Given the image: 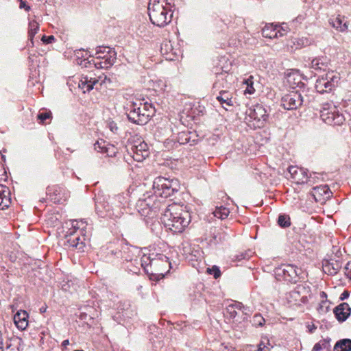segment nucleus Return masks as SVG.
<instances>
[{
	"label": "nucleus",
	"mask_w": 351,
	"mask_h": 351,
	"mask_svg": "<svg viewBox=\"0 0 351 351\" xmlns=\"http://www.w3.org/2000/svg\"><path fill=\"white\" fill-rule=\"evenodd\" d=\"M161 220L171 231L180 233L189 226L191 215L188 210L179 205L173 204L167 206L164 204Z\"/></svg>",
	"instance_id": "1"
},
{
	"label": "nucleus",
	"mask_w": 351,
	"mask_h": 351,
	"mask_svg": "<svg viewBox=\"0 0 351 351\" xmlns=\"http://www.w3.org/2000/svg\"><path fill=\"white\" fill-rule=\"evenodd\" d=\"M141 265L149 276L150 280L156 281L162 279L171 267L169 258L163 254H152L149 256H144Z\"/></svg>",
	"instance_id": "2"
},
{
	"label": "nucleus",
	"mask_w": 351,
	"mask_h": 351,
	"mask_svg": "<svg viewBox=\"0 0 351 351\" xmlns=\"http://www.w3.org/2000/svg\"><path fill=\"white\" fill-rule=\"evenodd\" d=\"M156 110L152 104L141 101H129L126 107L129 121L136 125H143L154 116Z\"/></svg>",
	"instance_id": "3"
},
{
	"label": "nucleus",
	"mask_w": 351,
	"mask_h": 351,
	"mask_svg": "<svg viewBox=\"0 0 351 351\" xmlns=\"http://www.w3.org/2000/svg\"><path fill=\"white\" fill-rule=\"evenodd\" d=\"M148 14L152 24L165 27L171 21L173 12L167 0H149Z\"/></svg>",
	"instance_id": "4"
},
{
	"label": "nucleus",
	"mask_w": 351,
	"mask_h": 351,
	"mask_svg": "<svg viewBox=\"0 0 351 351\" xmlns=\"http://www.w3.org/2000/svg\"><path fill=\"white\" fill-rule=\"evenodd\" d=\"M114 202H118L119 205L112 206L114 202H110L102 196H97L95 198V212L97 215L101 218H110L116 219L119 218L123 214L122 205L123 203L122 200L124 197L121 195H117L114 198Z\"/></svg>",
	"instance_id": "5"
},
{
	"label": "nucleus",
	"mask_w": 351,
	"mask_h": 351,
	"mask_svg": "<svg viewBox=\"0 0 351 351\" xmlns=\"http://www.w3.org/2000/svg\"><path fill=\"white\" fill-rule=\"evenodd\" d=\"M152 189L156 196L168 198L174 196L179 192L180 185L177 179H169L158 176L153 182Z\"/></svg>",
	"instance_id": "6"
},
{
	"label": "nucleus",
	"mask_w": 351,
	"mask_h": 351,
	"mask_svg": "<svg viewBox=\"0 0 351 351\" xmlns=\"http://www.w3.org/2000/svg\"><path fill=\"white\" fill-rule=\"evenodd\" d=\"M306 89L292 90L285 94L280 100V105L287 110H296L301 106L308 105L311 101V97L308 95Z\"/></svg>",
	"instance_id": "7"
},
{
	"label": "nucleus",
	"mask_w": 351,
	"mask_h": 351,
	"mask_svg": "<svg viewBox=\"0 0 351 351\" xmlns=\"http://www.w3.org/2000/svg\"><path fill=\"white\" fill-rule=\"evenodd\" d=\"M320 117L326 124L332 125H341L346 120L335 106L328 104L324 105L320 111Z\"/></svg>",
	"instance_id": "8"
},
{
	"label": "nucleus",
	"mask_w": 351,
	"mask_h": 351,
	"mask_svg": "<svg viewBox=\"0 0 351 351\" xmlns=\"http://www.w3.org/2000/svg\"><path fill=\"white\" fill-rule=\"evenodd\" d=\"M339 78V75L334 71H329L325 76L319 77L316 80L315 88L321 94L330 93L337 86Z\"/></svg>",
	"instance_id": "9"
},
{
	"label": "nucleus",
	"mask_w": 351,
	"mask_h": 351,
	"mask_svg": "<svg viewBox=\"0 0 351 351\" xmlns=\"http://www.w3.org/2000/svg\"><path fill=\"white\" fill-rule=\"evenodd\" d=\"M162 205L159 202H155L153 198L149 196L147 198L141 199L137 202V207L139 213L145 217L153 218L162 209Z\"/></svg>",
	"instance_id": "10"
},
{
	"label": "nucleus",
	"mask_w": 351,
	"mask_h": 351,
	"mask_svg": "<svg viewBox=\"0 0 351 351\" xmlns=\"http://www.w3.org/2000/svg\"><path fill=\"white\" fill-rule=\"evenodd\" d=\"M300 269L293 265H282L275 269V275L278 280H283L295 284L300 279Z\"/></svg>",
	"instance_id": "11"
},
{
	"label": "nucleus",
	"mask_w": 351,
	"mask_h": 351,
	"mask_svg": "<svg viewBox=\"0 0 351 351\" xmlns=\"http://www.w3.org/2000/svg\"><path fill=\"white\" fill-rule=\"evenodd\" d=\"M291 177L297 184H310L312 174L308 176V171L306 169L300 168L298 167L290 166L288 168Z\"/></svg>",
	"instance_id": "12"
},
{
	"label": "nucleus",
	"mask_w": 351,
	"mask_h": 351,
	"mask_svg": "<svg viewBox=\"0 0 351 351\" xmlns=\"http://www.w3.org/2000/svg\"><path fill=\"white\" fill-rule=\"evenodd\" d=\"M137 249L133 246L128 245V244L122 245L119 250L110 251L112 255L115 256L117 258H120L123 261H132L133 260L136 262L137 259H134L135 254L134 252Z\"/></svg>",
	"instance_id": "13"
},
{
	"label": "nucleus",
	"mask_w": 351,
	"mask_h": 351,
	"mask_svg": "<svg viewBox=\"0 0 351 351\" xmlns=\"http://www.w3.org/2000/svg\"><path fill=\"white\" fill-rule=\"evenodd\" d=\"M342 267V261L339 256L324 259L322 261V268L324 273L328 275H336Z\"/></svg>",
	"instance_id": "14"
},
{
	"label": "nucleus",
	"mask_w": 351,
	"mask_h": 351,
	"mask_svg": "<svg viewBox=\"0 0 351 351\" xmlns=\"http://www.w3.org/2000/svg\"><path fill=\"white\" fill-rule=\"evenodd\" d=\"M128 151L133 159L138 162L143 161L149 154L148 146L145 142H141L138 145H132L130 149Z\"/></svg>",
	"instance_id": "15"
},
{
	"label": "nucleus",
	"mask_w": 351,
	"mask_h": 351,
	"mask_svg": "<svg viewBox=\"0 0 351 351\" xmlns=\"http://www.w3.org/2000/svg\"><path fill=\"white\" fill-rule=\"evenodd\" d=\"M106 78V76H104V79H102V76H99L98 78L88 77L87 75L82 77L79 82V88H81L84 93L89 92L93 90L94 86H97V84L99 83V84L101 85Z\"/></svg>",
	"instance_id": "16"
},
{
	"label": "nucleus",
	"mask_w": 351,
	"mask_h": 351,
	"mask_svg": "<svg viewBox=\"0 0 351 351\" xmlns=\"http://www.w3.org/2000/svg\"><path fill=\"white\" fill-rule=\"evenodd\" d=\"M250 120H255L258 122L265 121L268 118L266 109L260 104L255 105L253 108H249L246 112Z\"/></svg>",
	"instance_id": "17"
},
{
	"label": "nucleus",
	"mask_w": 351,
	"mask_h": 351,
	"mask_svg": "<svg viewBox=\"0 0 351 351\" xmlns=\"http://www.w3.org/2000/svg\"><path fill=\"white\" fill-rule=\"evenodd\" d=\"M176 140L180 145L189 143L192 145L198 141V136L195 131H182L178 132Z\"/></svg>",
	"instance_id": "18"
},
{
	"label": "nucleus",
	"mask_w": 351,
	"mask_h": 351,
	"mask_svg": "<svg viewBox=\"0 0 351 351\" xmlns=\"http://www.w3.org/2000/svg\"><path fill=\"white\" fill-rule=\"evenodd\" d=\"M333 313L338 322L341 323L350 317L351 308L348 303L343 302L334 308Z\"/></svg>",
	"instance_id": "19"
},
{
	"label": "nucleus",
	"mask_w": 351,
	"mask_h": 351,
	"mask_svg": "<svg viewBox=\"0 0 351 351\" xmlns=\"http://www.w3.org/2000/svg\"><path fill=\"white\" fill-rule=\"evenodd\" d=\"M330 59L326 56H319L313 58L310 67L316 71H325L329 69Z\"/></svg>",
	"instance_id": "20"
},
{
	"label": "nucleus",
	"mask_w": 351,
	"mask_h": 351,
	"mask_svg": "<svg viewBox=\"0 0 351 351\" xmlns=\"http://www.w3.org/2000/svg\"><path fill=\"white\" fill-rule=\"evenodd\" d=\"M46 194L50 201L54 204L60 203L62 199V190L58 185L48 186L46 190Z\"/></svg>",
	"instance_id": "21"
},
{
	"label": "nucleus",
	"mask_w": 351,
	"mask_h": 351,
	"mask_svg": "<svg viewBox=\"0 0 351 351\" xmlns=\"http://www.w3.org/2000/svg\"><path fill=\"white\" fill-rule=\"evenodd\" d=\"M29 315L26 311H19L14 316V322L20 330H25L28 326Z\"/></svg>",
	"instance_id": "22"
},
{
	"label": "nucleus",
	"mask_w": 351,
	"mask_h": 351,
	"mask_svg": "<svg viewBox=\"0 0 351 351\" xmlns=\"http://www.w3.org/2000/svg\"><path fill=\"white\" fill-rule=\"evenodd\" d=\"M66 242L69 247L76 248L80 251H83L84 243L80 237V234L77 231L71 233L66 237Z\"/></svg>",
	"instance_id": "23"
},
{
	"label": "nucleus",
	"mask_w": 351,
	"mask_h": 351,
	"mask_svg": "<svg viewBox=\"0 0 351 351\" xmlns=\"http://www.w3.org/2000/svg\"><path fill=\"white\" fill-rule=\"evenodd\" d=\"M114 53L115 60H117V52L114 49H112L107 46H99L97 48L95 56L97 60H108L110 55L112 56Z\"/></svg>",
	"instance_id": "24"
},
{
	"label": "nucleus",
	"mask_w": 351,
	"mask_h": 351,
	"mask_svg": "<svg viewBox=\"0 0 351 351\" xmlns=\"http://www.w3.org/2000/svg\"><path fill=\"white\" fill-rule=\"evenodd\" d=\"M10 192L8 187L0 185V210H4L9 207L11 203Z\"/></svg>",
	"instance_id": "25"
},
{
	"label": "nucleus",
	"mask_w": 351,
	"mask_h": 351,
	"mask_svg": "<svg viewBox=\"0 0 351 351\" xmlns=\"http://www.w3.org/2000/svg\"><path fill=\"white\" fill-rule=\"evenodd\" d=\"M216 99L226 110H227L226 106H232L234 105L232 94L228 90H220Z\"/></svg>",
	"instance_id": "26"
},
{
	"label": "nucleus",
	"mask_w": 351,
	"mask_h": 351,
	"mask_svg": "<svg viewBox=\"0 0 351 351\" xmlns=\"http://www.w3.org/2000/svg\"><path fill=\"white\" fill-rule=\"evenodd\" d=\"M160 51L162 55L166 56V59L173 60L176 58V50L173 48L170 41H164L161 44Z\"/></svg>",
	"instance_id": "27"
},
{
	"label": "nucleus",
	"mask_w": 351,
	"mask_h": 351,
	"mask_svg": "<svg viewBox=\"0 0 351 351\" xmlns=\"http://www.w3.org/2000/svg\"><path fill=\"white\" fill-rule=\"evenodd\" d=\"M93 64L95 66L97 69H108L112 66L115 62V58H114V53H112V56L110 55V58H108V60H97L96 58L95 59L93 60Z\"/></svg>",
	"instance_id": "28"
},
{
	"label": "nucleus",
	"mask_w": 351,
	"mask_h": 351,
	"mask_svg": "<svg viewBox=\"0 0 351 351\" xmlns=\"http://www.w3.org/2000/svg\"><path fill=\"white\" fill-rule=\"evenodd\" d=\"M333 351H351V339H342L336 342Z\"/></svg>",
	"instance_id": "29"
},
{
	"label": "nucleus",
	"mask_w": 351,
	"mask_h": 351,
	"mask_svg": "<svg viewBox=\"0 0 351 351\" xmlns=\"http://www.w3.org/2000/svg\"><path fill=\"white\" fill-rule=\"evenodd\" d=\"M278 26L275 25L274 27H273L272 25H271L270 27L265 26L262 31V34L263 36L266 38H274L278 36V33L280 34V36H283V33H281L280 30L278 29Z\"/></svg>",
	"instance_id": "30"
},
{
	"label": "nucleus",
	"mask_w": 351,
	"mask_h": 351,
	"mask_svg": "<svg viewBox=\"0 0 351 351\" xmlns=\"http://www.w3.org/2000/svg\"><path fill=\"white\" fill-rule=\"evenodd\" d=\"M330 23L333 27L341 32H344L348 29L347 22L345 21L344 17H341L340 15L334 19H330Z\"/></svg>",
	"instance_id": "31"
},
{
	"label": "nucleus",
	"mask_w": 351,
	"mask_h": 351,
	"mask_svg": "<svg viewBox=\"0 0 351 351\" xmlns=\"http://www.w3.org/2000/svg\"><path fill=\"white\" fill-rule=\"evenodd\" d=\"M39 29V25L36 21H32L29 23L28 37L32 45H34L33 39Z\"/></svg>",
	"instance_id": "32"
},
{
	"label": "nucleus",
	"mask_w": 351,
	"mask_h": 351,
	"mask_svg": "<svg viewBox=\"0 0 351 351\" xmlns=\"http://www.w3.org/2000/svg\"><path fill=\"white\" fill-rule=\"evenodd\" d=\"M214 216L221 219L227 218L230 214L229 209L226 207H219L215 209L213 213Z\"/></svg>",
	"instance_id": "33"
},
{
	"label": "nucleus",
	"mask_w": 351,
	"mask_h": 351,
	"mask_svg": "<svg viewBox=\"0 0 351 351\" xmlns=\"http://www.w3.org/2000/svg\"><path fill=\"white\" fill-rule=\"evenodd\" d=\"M288 82L291 83L293 82L294 85H296L298 87H300L302 89L305 88L304 83L302 82L300 80V76L298 74H290L288 75Z\"/></svg>",
	"instance_id": "34"
},
{
	"label": "nucleus",
	"mask_w": 351,
	"mask_h": 351,
	"mask_svg": "<svg viewBox=\"0 0 351 351\" xmlns=\"http://www.w3.org/2000/svg\"><path fill=\"white\" fill-rule=\"evenodd\" d=\"M278 224L281 228H287L291 226V219L288 215L280 214L278 218Z\"/></svg>",
	"instance_id": "35"
},
{
	"label": "nucleus",
	"mask_w": 351,
	"mask_h": 351,
	"mask_svg": "<svg viewBox=\"0 0 351 351\" xmlns=\"http://www.w3.org/2000/svg\"><path fill=\"white\" fill-rule=\"evenodd\" d=\"M253 252L251 250H246L236 254L234 257V261H241L242 260H248L252 255Z\"/></svg>",
	"instance_id": "36"
},
{
	"label": "nucleus",
	"mask_w": 351,
	"mask_h": 351,
	"mask_svg": "<svg viewBox=\"0 0 351 351\" xmlns=\"http://www.w3.org/2000/svg\"><path fill=\"white\" fill-rule=\"evenodd\" d=\"M225 80L222 75L218 76L217 80L214 83L213 89L214 91H219L220 93V90H224L223 88L224 86Z\"/></svg>",
	"instance_id": "37"
},
{
	"label": "nucleus",
	"mask_w": 351,
	"mask_h": 351,
	"mask_svg": "<svg viewBox=\"0 0 351 351\" xmlns=\"http://www.w3.org/2000/svg\"><path fill=\"white\" fill-rule=\"evenodd\" d=\"M251 322L252 325L256 327L263 326L265 322V319L261 314L256 313L253 316Z\"/></svg>",
	"instance_id": "38"
},
{
	"label": "nucleus",
	"mask_w": 351,
	"mask_h": 351,
	"mask_svg": "<svg viewBox=\"0 0 351 351\" xmlns=\"http://www.w3.org/2000/svg\"><path fill=\"white\" fill-rule=\"evenodd\" d=\"M313 190L315 193H318L320 195H325L326 197H329L331 193L327 185L314 187Z\"/></svg>",
	"instance_id": "39"
},
{
	"label": "nucleus",
	"mask_w": 351,
	"mask_h": 351,
	"mask_svg": "<svg viewBox=\"0 0 351 351\" xmlns=\"http://www.w3.org/2000/svg\"><path fill=\"white\" fill-rule=\"evenodd\" d=\"M244 84H245L247 86L245 93L253 94L255 91V89L253 86V77L250 76L247 79L245 80Z\"/></svg>",
	"instance_id": "40"
},
{
	"label": "nucleus",
	"mask_w": 351,
	"mask_h": 351,
	"mask_svg": "<svg viewBox=\"0 0 351 351\" xmlns=\"http://www.w3.org/2000/svg\"><path fill=\"white\" fill-rule=\"evenodd\" d=\"M117 151L118 149L114 145L108 143L106 144L104 153L109 157H114L116 156Z\"/></svg>",
	"instance_id": "41"
},
{
	"label": "nucleus",
	"mask_w": 351,
	"mask_h": 351,
	"mask_svg": "<svg viewBox=\"0 0 351 351\" xmlns=\"http://www.w3.org/2000/svg\"><path fill=\"white\" fill-rule=\"evenodd\" d=\"M106 143L105 141H97L94 144V149L97 152L104 153L106 149Z\"/></svg>",
	"instance_id": "42"
},
{
	"label": "nucleus",
	"mask_w": 351,
	"mask_h": 351,
	"mask_svg": "<svg viewBox=\"0 0 351 351\" xmlns=\"http://www.w3.org/2000/svg\"><path fill=\"white\" fill-rule=\"evenodd\" d=\"M289 295L291 298L294 299L295 304H298V302H304L306 299L304 297L300 298L299 291L296 290L290 292Z\"/></svg>",
	"instance_id": "43"
},
{
	"label": "nucleus",
	"mask_w": 351,
	"mask_h": 351,
	"mask_svg": "<svg viewBox=\"0 0 351 351\" xmlns=\"http://www.w3.org/2000/svg\"><path fill=\"white\" fill-rule=\"evenodd\" d=\"M51 117V112H39L37 115V118L40 120V123H45V121Z\"/></svg>",
	"instance_id": "44"
},
{
	"label": "nucleus",
	"mask_w": 351,
	"mask_h": 351,
	"mask_svg": "<svg viewBox=\"0 0 351 351\" xmlns=\"http://www.w3.org/2000/svg\"><path fill=\"white\" fill-rule=\"evenodd\" d=\"M208 273L213 274L215 279L218 278L221 276V271L218 267L213 266L212 268L208 269Z\"/></svg>",
	"instance_id": "45"
},
{
	"label": "nucleus",
	"mask_w": 351,
	"mask_h": 351,
	"mask_svg": "<svg viewBox=\"0 0 351 351\" xmlns=\"http://www.w3.org/2000/svg\"><path fill=\"white\" fill-rule=\"evenodd\" d=\"M329 309V304L328 301L327 300H323L319 306V311L321 313H326L328 311Z\"/></svg>",
	"instance_id": "46"
},
{
	"label": "nucleus",
	"mask_w": 351,
	"mask_h": 351,
	"mask_svg": "<svg viewBox=\"0 0 351 351\" xmlns=\"http://www.w3.org/2000/svg\"><path fill=\"white\" fill-rule=\"evenodd\" d=\"M108 128L114 134H117L119 130L117 123L113 121H108L107 123Z\"/></svg>",
	"instance_id": "47"
},
{
	"label": "nucleus",
	"mask_w": 351,
	"mask_h": 351,
	"mask_svg": "<svg viewBox=\"0 0 351 351\" xmlns=\"http://www.w3.org/2000/svg\"><path fill=\"white\" fill-rule=\"evenodd\" d=\"M227 311L230 314V317L231 318H234L237 315V312L236 311V309L234 308V305L230 304L227 307Z\"/></svg>",
	"instance_id": "48"
},
{
	"label": "nucleus",
	"mask_w": 351,
	"mask_h": 351,
	"mask_svg": "<svg viewBox=\"0 0 351 351\" xmlns=\"http://www.w3.org/2000/svg\"><path fill=\"white\" fill-rule=\"evenodd\" d=\"M269 343V340H267V343L261 341L258 346V351H269V348L267 346Z\"/></svg>",
	"instance_id": "49"
},
{
	"label": "nucleus",
	"mask_w": 351,
	"mask_h": 351,
	"mask_svg": "<svg viewBox=\"0 0 351 351\" xmlns=\"http://www.w3.org/2000/svg\"><path fill=\"white\" fill-rule=\"evenodd\" d=\"M55 38L53 36H43L41 40L46 44L51 43L53 41H54Z\"/></svg>",
	"instance_id": "50"
},
{
	"label": "nucleus",
	"mask_w": 351,
	"mask_h": 351,
	"mask_svg": "<svg viewBox=\"0 0 351 351\" xmlns=\"http://www.w3.org/2000/svg\"><path fill=\"white\" fill-rule=\"evenodd\" d=\"M345 274L346 276L351 279V261L348 262L345 266Z\"/></svg>",
	"instance_id": "51"
},
{
	"label": "nucleus",
	"mask_w": 351,
	"mask_h": 351,
	"mask_svg": "<svg viewBox=\"0 0 351 351\" xmlns=\"http://www.w3.org/2000/svg\"><path fill=\"white\" fill-rule=\"evenodd\" d=\"M306 328L308 329V332L309 333H313L315 330L317 329V326L314 324H308L306 326Z\"/></svg>",
	"instance_id": "52"
},
{
	"label": "nucleus",
	"mask_w": 351,
	"mask_h": 351,
	"mask_svg": "<svg viewBox=\"0 0 351 351\" xmlns=\"http://www.w3.org/2000/svg\"><path fill=\"white\" fill-rule=\"evenodd\" d=\"M350 295V292L347 290L343 291V292L341 294L339 299L341 300H344L347 299Z\"/></svg>",
	"instance_id": "53"
},
{
	"label": "nucleus",
	"mask_w": 351,
	"mask_h": 351,
	"mask_svg": "<svg viewBox=\"0 0 351 351\" xmlns=\"http://www.w3.org/2000/svg\"><path fill=\"white\" fill-rule=\"evenodd\" d=\"M19 8H24L26 11H29L30 10V6L27 5L23 0H21Z\"/></svg>",
	"instance_id": "54"
},
{
	"label": "nucleus",
	"mask_w": 351,
	"mask_h": 351,
	"mask_svg": "<svg viewBox=\"0 0 351 351\" xmlns=\"http://www.w3.org/2000/svg\"><path fill=\"white\" fill-rule=\"evenodd\" d=\"M323 346L321 344V342H318L315 343L312 349V351H319L322 349Z\"/></svg>",
	"instance_id": "55"
},
{
	"label": "nucleus",
	"mask_w": 351,
	"mask_h": 351,
	"mask_svg": "<svg viewBox=\"0 0 351 351\" xmlns=\"http://www.w3.org/2000/svg\"><path fill=\"white\" fill-rule=\"evenodd\" d=\"M330 341V339L328 338V339H324V340L321 341L320 342H321V344L323 346V348H326L328 346H329Z\"/></svg>",
	"instance_id": "56"
},
{
	"label": "nucleus",
	"mask_w": 351,
	"mask_h": 351,
	"mask_svg": "<svg viewBox=\"0 0 351 351\" xmlns=\"http://www.w3.org/2000/svg\"><path fill=\"white\" fill-rule=\"evenodd\" d=\"M232 305H234V308H237V309H239V310H245V306H243V304L241 302H237L235 304H232Z\"/></svg>",
	"instance_id": "57"
},
{
	"label": "nucleus",
	"mask_w": 351,
	"mask_h": 351,
	"mask_svg": "<svg viewBox=\"0 0 351 351\" xmlns=\"http://www.w3.org/2000/svg\"><path fill=\"white\" fill-rule=\"evenodd\" d=\"M305 19V15H298L295 18V21L298 23H302Z\"/></svg>",
	"instance_id": "58"
},
{
	"label": "nucleus",
	"mask_w": 351,
	"mask_h": 351,
	"mask_svg": "<svg viewBox=\"0 0 351 351\" xmlns=\"http://www.w3.org/2000/svg\"><path fill=\"white\" fill-rule=\"evenodd\" d=\"M69 344V340L65 339L62 342V346L63 348H66V346Z\"/></svg>",
	"instance_id": "59"
},
{
	"label": "nucleus",
	"mask_w": 351,
	"mask_h": 351,
	"mask_svg": "<svg viewBox=\"0 0 351 351\" xmlns=\"http://www.w3.org/2000/svg\"><path fill=\"white\" fill-rule=\"evenodd\" d=\"M47 306L46 305L43 306L42 307L40 308V313H45L47 311Z\"/></svg>",
	"instance_id": "60"
},
{
	"label": "nucleus",
	"mask_w": 351,
	"mask_h": 351,
	"mask_svg": "<svg viewBox=\"0 0 351 351\" xmlns=\"http://www.w3.org/2000/svg\"><path fill=\"white\" fill-rule=\"evenodd\" d=\"M81 223H82V227L80 226H77V229H80V228H84L85 227V226L84 225L85 223V222H84L82 220L81 221ZM73 227L75 228H76V226L75 225H73Z\"/></svg>",
	"instance_id": "61"
},
{
	"label": "nucleus",
	"mask_w": 351,
	"mask_h": 351,
	"mask_svg": "<svg viewBox=\"0 0 351 351\" xmlns=\"http://www.w3.org/2000/svg\"><path fill=\"white\" fill-rule=\"evenodd\" d=\"M3 340L1 339V337H0V351H3Z\"/></svg>",
	"instance_id": "62"
},
{
	"label": "nucleus",
	"mask_w": 351,
	"mask_h": 351,
	"mask_svg": "<svg viewBox=\"0 0 351 351\" xmlns=\"http://www.w3.org/2000/svg\"><path fill=\"white\" fill-rule=\"evenodd\" d=\"M320 296H321L322 298H326L327 295H326V293L325 292L322 291L320 293Z\"/></svg>",
	"instance_id": "63"
},
{
	"label": "nucleus",
	"mask_w": 351,
	"mask_h": 351,
	"mask_svg": "<svg viewBox=\"0 0 351 351\" xmlns=\"http://www.w3.org/2000/svg\"><path fill=\"white\" fill-rule=\"evenodd\" d=\"M138 270H139V269L137 267L134 270L131 269V271H133L134 273H136Z\"/></svg>",
	"instance_id": "64"
}]
</instances>
